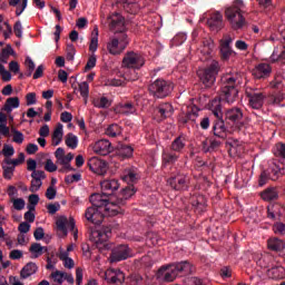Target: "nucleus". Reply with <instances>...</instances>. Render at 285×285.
Here are the masks:
<instances>
[{
    "instance_id": "69168bd1",
    "label": "nucleus",
    "mask_w": 285,
    "mask_h": 285,
    "mask_svg": "<svg viewBox=\"0 0 285 285\" xmlns=\"http://www.w3.org/2000/svg\"><path fill=\"white\" fill-rule=\"evenodd\" d=\"M2 155L6 157H12V155H14V147H12V145H4L2 148Z\"/></svg>"
},
{
    "instance_id": "f03ea898",
    "label": "nucleus",
    "mask_w": 285,
    "mask_h": 285,
    "mask_svg": "<svg viewBox=\"0 0 285 285\" xmlns=\"http://www.w3.org/2000/svg\"><path fill=\"white\" fill-rule=\"evenodd\" d=\"M109 29L114 32V36L109 38L107 42V50L109 55H121L126 48H128V43H130V39H128V33H126V22L124 17L119 13H112L110 17Z\"/></svg>"
},
{
    "instance_id": "dca6fc26",
    "label": "nucleus",
    "mask_w": 285,
    "mask_h": 285,
    "mask_svg": "<svg viewBox=\"0 0 285 285\" xmlns=\"http://www.w3.org/2000/svg\"><path fill=\"white\" fill-rule=\"evenodd\" d=\"M273 72V67L269 63L261 62L253 70L252 75L255 79H268Z\"/></svg>"
},
{
    "instance_id": "4be33fe9",
    "label": "nucleus",
    "mask_w": 285,
    "mask_h": 285,
    "mask_svg": "<svg viewBox=\"0 0 285 285\" xmlns=\"http://www.w3.org/2000/svg\"><path fill=\"white\" fill-rule=\"evenodd\" d=\"M105 279L109 282V284H121L126 276L119 269H107L105 272Z\"/></svg>"
},
{
    "instance_id": "72a5a7b5",
    "label": "nucleus",
    "mask_w": 285,
    "mask_h": 285,
    "mask_svg": "<svg viewBox=\"0 0 285 285\" xmlns=\"http://www.w3.org/2000/svg\"><path fill=\"white\" fill-rule=\"evenodd\" d=\"M214 48L215 43L213 42V39L208 38L203 40V45L200 46V52L205 57H210V55H213Z\"/></svg>"
},
{
    "instance_id": "c9c22d12",
    "label": "nucleus",
    "mask_w": 285,
    "mask_h": 285,
    "mask_svg": "<svg viewBox=\"0 0 285 285\" xmlns=\"http://www.w3.org/2000/svg\"><path fill=\"white\" fill-rule=\"evenodd\" d=\"M179 159V155H177L175 151H168L164 150L163 151V164L165 166L173 165Z\"/></svg>"
},
{
    "instance_id": "f3484780",
    "label": "nucleus",
    "mask_w": 285,
    "mask_h": 285,
    "mask_svg": "<svg viewBox=\"0 0 285 285\" xmlns=\"http://www.w3.org/2000/svg\"><path fill=\"white\" fill-rule=\"evenodd\" d=\"M158 277H160V279L163 282H174L177 279V277H179V274H177V269L175 268V265H168V266H164L158 271Z\"/></svg>"
},
{
    "instance_id": "4d7b16f0",
    "label": "nucleus",
    "mask_w": 285,
    "mask_h": 285,
    "mask_svg": "<svg viewBox=\"0 0 285 285\" xmlns=\"http://www.w3.org/2000/svg\"><path fill=\"white\" fill-rule=\"evenodd\" d=\"M13 32L18 39H21L23 37V26L21 24V21H17L13 26Z\"/></svg>"
},
{
    "instance_id": "ddd939ff",
    "label": "nucleus",
    "mask_w": 285,
    "mask_h": 285,
    "mask_svg": "<svg viewBox=\"0 0 285 285\" xmlns=\"http://www.w3.org/2000/svg\"><path fill=\"white\" fill-rule=\"evenodd\" d=\"M87 166L91 173L96 175H106L108 173V163L98 157H92L88 160Z\"/></svg>"
},
{
    "instance_id": "a18cd8bd",
    "label": "nucleus",
    "mask_w": 285,
    "mask_h": 285,
    "mask_svg": "<svg viewBox=\"0 0 285 285\" xmlns=\"http://www.w3.org/2000/svg\"><path fill=\"white\" fill-rule=\"evenodd\" d=\"M66 146H68V148H72V150H75V148H77V136H75L73 134H68L65 140Z\"/></svg>"
},
{
    "instance_id": "3c124183",
    "label": "nucleus",
    "mask_w": 285,
    "mask_h": 285,
    "mask_svg": "<svg viewBox=\"0 0 285 285\" xmlns=\"http://www.w3.org/2000/svg\"><path fill=\"white\" fill-rule=\"evenodd\" d=\"M230 155L235 156H239L242 155V151L244 150V147H242V145H238L237 141H234L230 144Z\"/></svg>"
},
{
    "instance_id": "774afa93",
    "label": "nucleus",
    "mask_w": 285,
    "mask_h": 285,
    "mask_svg": "<svg viewBox=\"0 0 285 285\" xmlns=\"http://www.w3.org/2000/svg\"><path fill=\"white\" fill-rule=\"evenodd\" d=\"M276 155L285 159V144L278 142L276 145Z\"/></svg>"
},
{
    "instance_id": "f257e3e1",
    "label": "nucleus",
    "mask_w": 285,
    "mask_h": 285,
    "mask_svg": "<svg viewBox=\"0 0 285 285\" xmlns=\"http://www.w3.org/2000/svg\"><path fill=\"white\" fill-rule=\"evenodd\" d=\"M222 87L218 98H215L209 104V110L216 117V119H224V112L222 111V101L226 104H235L239 90L237 86L242 83V76L239 73H226L222 77Z\"/></svg>"
},
{
    "instance_id": "bb28decb",
    "label": "nucleus",
    "mask_w": 285,
    "mask_h": 285,
    "mask_svg": "<svg viewBox=\"0 0 285 285\" xmlns=\"http://www.w3.org/2000/svg\"><path fill=\"white\" fill-rule=\"evenodd\" d=\"M156 112L163 119H168V117H171L174 112L173 105L165 102L156 109Z\"/></svg>"
},
{
    "instance_id": "e433bc0d",
    "label": "nucleus",
    "mask_w": 285,
    "mask_h": 285,
    "mask_svg": "<svg viewBox=\"0 0 285 285\" xmlns=\"http://www.w3.org/2000/svg\"><path fill=\"white\" fill-rule=\"evenodd\" d=\"M97 48H99V28L95 27L91 32L89 50L90 52H97Z\"/></svg>"
},
{
    "instance_id": "20e7f679",
    "label": "nucleus",
    "mask_w": 285,
    "mask_h": 285,
    "mask_svg": "<svg viewBox=\"0 0 285 285\" xmlns=\"http://www.w3.org/2000/svg\"><path fill=\"white\" fill-rule=\"evenodd\" d=\"M135 195V189L132 187L124 188L116 198H110V203L107 205V210L110 215H124V207L126 206V200L130 199Z\"/></svg>"
},
{
    "instance_id": "c03bdc74",
    "label": "nucleus",
    "mask_w": 285,
    "mask_h": 285,
    "mask_svg": "<svg viewBox=\"0 0 285 285\" xmlns=\"http://www.w3.org/2000/svg\"><path fill=\"white\" fill-rule=\"evenodd\" d=\"M56 226L58 230H61V233H63V235H68V229L66 228L68 226V218L63 216L58 218L56 222Z\"/></svg>"
},
{
    "instance_id": "a878e982",
    "label": "nucleus",
    "mask_w": 285,
    "mask_h": 285,
    "mask_svg": "<svg viewBox=\"0 0 285 285\" xmlns=\"http://www.w3.org/2000/svg\"><path fill=\"white\" fill-rule=\"evenodd\" d=\"M19 97H11L6 100L4 106L1 108V110L2 112H8V115H10V112H12L14 108H19Z\"/></svg>"
},
{
    "instance_id": "5701e85b",
    "label": "nucleus",
    "mask_w": 285,
    "mask_h": 285,
    "mask_svg": "<svg viewBox=\"0 0 285 285\" xmlns=\"http://www.w3.org/2000/svg\"><path fill=\"white\" fill-rule=\"evenodd\" d=\"M213 130L215 137H218L219 139H226V137H228L224 118H216Z\"/></svg>"
},
{
    "instance_id": "8fccbe9b",
    "label": "nucleus",
    "mask_w": 285,
    "mask_h": 285,
    "mask_svg": "<svg viewBox=\"0 0 285 285\" xmlns=\"http://www.w3.org/2000/svg\"><path fill=\"white\" fill-rule=\"evenodd\" d=\"M4 179H12L14 177V167L13 166H2Z\"/></svg>"
},
{
    "instance_id": "bf43d9fd",
    "label": "nucleus",
    "mask_w": 285,
    "mask_h": 285,
    "mask_svg": "<svg viewBox=\"0 0 285 285\" xmlns=\"http://www.w3.org/2000/svg\"><path fill=\"white\" fill-rule=\"evenodd\" d=\"M31 178L33 180L41 181L42 179H46V171L43 170H35L31 173Z\"/></svg>"
},
{
    "instance_id": "864d4df0",
    "label": "nucleus",
    "mask_w": 285,
    "mask_h": 285,
    "mask_svg": "<svg viewBox=\"0 0 285 285\" xmlns=\"http://www.w3.org/2000/svg\"><path fill=\"white\" fill-rule=\"evenodd\" d=\"M95 66H97V56L95 53H92L89 57L87 65L85 66L86 72H88V70H92V68H95Z\"/></svg>"
},
{
    "instance_id": "423d86ee",
    "label": "nucleus",
    "mask_w": 285,
    "mask_h": 285,
    "mask_svg": "<svg viewBox=\"0 0 285 285\" xmlns=\"http://www.w3.org/2000/svg\"><path fill=\"white\" fill-rule=\"evenodd\" d=\"M173 83L164 79H157L151 82L148 90L156 99H166L170 92H173Z\"/></svg>"
},
{
    "instance_id": "c756f323",
    "label": "nucleus",
    "mask_w": 285,
    "mask_h": 285,
    "mask_svg": "<svg viewBox=\"0 0 285 285\" xmlns=\"http://www.w3.org/2000/svg\"><path fill=\"white\" fill-rule=\"evenodd\" d=\"M267 276L271 279H284L285 277V268L282 266H275L267 269Z\"/></svg>"
},
{
    "instance_id": "9b49d317",
    "label": "nucleus",
    "mask_w": 285,
    "mask_h": 285,
    "mask_svg": "<svg viewBox=\"0 0 285 285\" xmlns=\"http://www.w3.org/2000/svg\"><path fill=\"white\" fill-rule=\"evenodd\" d=\"M90 203L94 207L100 208V210H104L105 215L107 217H115L116 215H111L110 210H107L108 204H110V198L108 196H104V193L101 194H92L89 198Z\"/></svg>"
},
{
    "instance_id": "a211bd4d",
    "label": "nucleus",
    "mask_w": 285,
    "mask_h": 285,
    "mask_svg": "<svg viewBox=\"0 0 285 285\" xmlns=\"http://www.w3.org/2000/svg\"><path fill=\"white\" fill-rule=\"evenodd\" d=\"M207 26L213 32H219V30L224 29V16L222 12L212 13L207 20Z\"/></svg>"
},
{
    "instance_id": "58836bf2",
    "label": "nucleus",
    "mask_w": 285,
    "mask_h": 285,
    "mask_svg": "<svg viewBox=\"0 0 285 285\" xmlns=\"http://www.w3.org/2000/svg\"><path fill=\"white\" fill-rule=\"evenodd\" d=\"M63 139V125L58 124L52 134L53 146H59Z\"/></svg>"
},
{
    "instance_id": "9d476101",
    "label": "nucleus",
    "mask_w": 285,
    "mask_h": 285,
    "mask_svg": "<svg viewBox=\"0 0 285 285\" xmlns=\"http://www.w3.org/2000/svg\"><path fill=\"white\" fill-rule=\"evenodd\" d=\"M173 190H188L190 188V177L186 174H177L167 180Z\"/></svg>"
},
{
    "instance_id": "b1692460",
    "label": "nucleus",
    "mask_w": 285,
    "mask_h": 285,
    "mask_svg": "<svg viewBox=\"0 0 285 285\" xmlns=\"http://www.w3.org/2000/svg\"><path fill=\"white\" fill-rule=\"evenodd\" d=\"M174 267L176 268L178 277H184V275H190L193 273V264H190L188 261L175 263Z\"/></svg>"
},
{
    "instance_id": "09e8293b",
    "label": "nucleus",
    "mask_w": 285,
    "mask_h": 285,
    "mask_svg": "<svg viewBox=\"0 0 285 285\" xmlns=\"http://www.w3.org/2000/svg\"><path fill=\"white\" fill-rule=\"evenodd\" d=\"M24 66L27 68V77H32V72H35V61H32L30 57H27Z\"/></svg>"
},
{
    "instance_id": "6e6d98bb",
    "label": "nucleus",
    "mask_w": 285,
    "mask_h": 285,
    "mask_svg": "<svg viewBox=\"0 0 285 285\" xmlns=\"http://www.w3.org/2000/svg\"><path fill=\"white\" fill-rule=\"evenodd\" d=\"M72 159H75V155H72V153H69L66 156L58 158L57 164H60V166H63L65 164H70Z\"/></svg>"
},
{
    "instance_id": "39448f33",
    "label": "nucleus",
    "mask_w": 285,
    "mask_h": 285,
    "mask_svg": "<svg viewBox=\"0 0 285 285\" xmlns=\"http://www.w3.org/2000/svg\"><path fill=\"white\" fill-rule=\"evenodd\" d=\"M199 80L205 85V88H212L219 75V61L212 60L208 67L199 69L197 72Z\"/></svg>"
},
{
    "instance_id": "473e14b6",
    "label": "nucleus",
    "mask_w": 285,
    "mask_h": 285,
    "mask_svg": "<svg viewBox=\"0 0 285 285\" xmlns=\"http://www.w3.org/2000/svg\"><path fill=\"white\" fill-rule=\"evenodd\" d=\"M37 264L28 263L20 272L21 279H28V277L35 275L37 273Z\"/></svg>"
},
{
    "instance_id": "79ce46f5",
    "label": "nucleus",
    "mask_w": 285,
    "mask_h": 285,
    "mask_svg": "<svg viewBox=\"0 0 285 285\" xmlns=\"http://www.w3.org/2000/svg\"><path fill=\"white\" fill-rule=\"evenodd\" d=\"M95 108H110L111 102L108 98L101 97L92 100Z\"/></svg>"
},
{
    "instance_id": "cd10ccee",
    "label": "nucleus",
    "mask_w": 285,
    "mask_h": 285,
    "mask_svg": "<svg viewBox=\"0 0 285 285\" xmlns=\"http://www.w3.org/2000/svg\"><path fill=\"white\" fill-rule=\"evenodd\" d=\"M117 112L120 115H135L137 112V108L132 102H122L117 106Z\"/></svg>"
},
{
    "instance_id": "7c9ffc66",
    "label": "nucleus",
    "mask_w": 285,
    "mask_h": 285,
    "mask_svg": "<svg viewBox=\"0 0 285 285\" xmlns=\"http://www.w3.org/2000/svg\"><path fill=\"white\" fill-rule=\"evenodd\" d=\"M267 248H269V250L279 253L281 250H284L285 242L279 238H269L267 240Z\"/></svg>"
},
{
    "instance_id": "1a4fd4ad",
    "label": "nucleus",
    "mask_w": 285,
    "mask_h": 285,
    "mask_svg": "<svg viewBox=\"0 0 285 285\" xmlns=\"http://www.w3.org/2000/svg\"><path fill=\"white\" fill-rule=\"evenodd\" d=\"M111 230L109 227H104L101 229H94L90 232L89 239L96 244L97 248L106 246V242L110 239Z\"/></svg>"
},
{
    "instance_id": "338daca9",
    "label": "nucleus",
    "mask_w": 285,
    "mask_h": 285,
    "mask_svg": "<svg viewBox=\"0 0 285 285\" xmlns=\"http://www.w3.org/2000/svg\"><path fill=\"white\" fill-rule=\"evenodd\" d=\"M46 197L49 200H52V199H55V197H57V189L55 188V186H49L47 188Z\"/></svg>"
},
{
    "instance_id": "ea45409f",
    "label": "nucleus",
    "mask_w": 285,
    "mask_h": 285,
    "mask_svg": "<svg viewBox=\"0 0 285 285\" xmlns=\"http://www.w3.org/2000/svg\"><path fill=\"white\" fill-rule=\"evenodd\" d=\"M10 55H14V49H12V46L7 45V47L2 49L0 53L1 63H8V59H10Z\"/></svg>"
},
{
    "instance_id": "4c0bfd02",
    "label": "nucleus",
    "mask_w": 285,
    "mask_h": 285,
    "mask_svg": "<svg viewBox=\"0 0 285 285\" xmlns=\"http://www.w3.org/2000/svg\"><path fill=\"white\" fill-rule=\"evenodd\" d=\"M30 253L33 255L35 258L41 257L42 254L48 253V247L41 246L39 243L31 244L29 248Z\"/></svg>"
},
{
    "instance_id": "7ed1b4c3",
    "label": "nucleus",
    "mask_w": 285,
    "mask_h": 285,
    "mask_svg": "<svg viewBox=\"0 0 285 285\" xmlns=\"http://www.w3.org/2000/svg\"><path fill=\"white\" fill-rule=\"evenodd\" d=\"M244 8L246 4L242 0H235L232 6L225 8V19L233 30H242L246 26Z\"/></svg>"
},
{
    "instance_id": "e2e57ef3",
    "label": "nucleus",
    "mask_w": 285,
    "mask_h": 285,
    "mask_svg": "<svg viewBox=\"0 0 285 285\" xmlns=\"http://www.w3.org/2000/svg\"><path fill=\"white\" fill-rule=\"evenodd\" d=\"M77 50L75 49V46L70 45L67 47V61H75V55Z\"/></svg>"
},
{
    "instance_id": "de8ad7c7",
    "label": "nucleus",
    "mask_w": 285,
    "mask_h": 285,
    "mask_svg": "<svg viewBox=\"0 0 285 285\" xmlns=\"http://www.w3.org/2000/svg\"><path fill=\"white\" fill-rule=\"evenodd\" d=\"M132 153H134V149L132 147L128 146V145H125L120 148L119 150V155L120 157H124V158H130L132 157Z\"/></svg>"
},
{
    "instance_id": "603ef678",
    "label": "nucleus",
    "mask_w": 285,
    "mask_h": 285,
    "mask_svg": "<svg viewBox=\"0 0 285 285\" xmlns=\"http://www.w3.org/2000/svg\"><path fill=\"white\" fill-rule=\"evenodd\" d=\"M63 276L65 272L61 271H56L51 273V278L53 279V282H56V284H63Z\"/></svg>"
},
{
    "instance_id": "37998d69",
    "label": "nucleus",
    "mask_w": 285,
    "mask_h": 285,
    "mask_svg": "<svg viewBox=\"0 0 285 285\" xmlns=\"http://www.w3.org/2000/svg\"><path fill=\"white\" fill-rule=\"evenodd\" d=\"M106 135L108 137H119V135H121V127H119L117 124L110 125L106 129Z\"/></svg>"
},
{
    "instance_id": "f704fd0d",
    "label": "nucleus",
    "mask_w": 285,
    "mask_h": 285,
    "mask_svg": "<svg viewBox=\"0 0 285 285\" xmlns=\"http://www.w3.org/2000/svg\"><path fill=\"white\" fill-rule=\"evenodd\" d=\"M139 179V174L132 169H126L124 175H122V180L126 181L127 184H137Z\"/></svg>"
},
{
    "instance_id": "2eb2a0df",
    "label": "nucleus",
    "mask_w": 285,
    "mask_h": 285,
    "mask_svg": "<svg viewBox=\"0 0 285 285\" xmlns=\"http://www.w3.org/2000/svg\"><path fill=\"white\" fill-rule=\"evenodd\" d=\"M247 97L249 106L254 110H259V108L264 106V101L266 100V94L263 91L247 92Z\"/></svg>"
},
{
    "instance_id": "aec40b11",
    "label": "nucleus",
    "mask_w": 285,
    "mask_h": 285,
    "mask_svg": "<svg viewBox=\"0 0 285 285\" xmlns=\"http://www.w3.org/2000/svg\"><path fill=\"white\" fill-rule=\"evenodd\" d=\"M130 257V248L127 245H120L112 249L111 262H124Z\"/></svg>"
},
{
    "instance_id": "c85d7f7f",
    "label": "nucleus",
    "mask_w": 285,
    "mask_h": 285,
    "mask_svg": "<svg viewBox=\"0 0 285 285\" xmlns=\"http://www.w3.org/2000/svg\"><path fill=\"white\" fill-rule=\"evenodd\" d=\"M184 148H186V137L178 136L171 141L170 150H173V153H181Z\"/></svg>"
},
{
    "instance_id": "6e6552de",
    "label": "nucleus",
    "mask_w": 285,
    "mask_h": 285,
    "mask_svg": "<svg viewBox=\"0 0 285 285\" xmlns=\"http://www.w3.org/2000/svg\"><path fill=\"white\" fill-rule=\"evenodd\" d=\"M233 43V38L228 35H225L223 39L219 40V55L222 61H230L232 57H237V52L230 47Z\"/></svg>"
},
{
    "instance_id": "6ab92c4d",
    "label": "nucleus",
    "mask_w": 285,
    "mask_h": 285,
    "mask_svg": "<svg viewBox=\"0 0 285 285\" xmlns=\"http://www.w3.org/2000/svg\"><path fill=\"white\" fill-rule=\"evenodd\" d=\"M92 150L96 155L106 157V155H110V153H112V145L110 144V140L101 139L95 142Z\"/></svg>"
},
{
    "instance_id": "f8f14e48",
    "label": "nucleus",
    "mask_w": 285,
    "mask_h": 285,
    "mask_svg": "<svg viewBox=\"0 0 285 285\" xmlns=\"http://www.w3.org/2000/svg\"><path fill=\"white\" fill-rule=\"evenodd\" d=\"M101 193L105 197L109 199H115V191L119 190V180L117 179H106L100 183Z\"/></svg>"
},
{
    "instance_id": "5fc2aeb1",
    "label": "nucleus",
    "mask_w": 285,
    "mask_h": 285,
    "mask_svg": "<svg viewBox=\"0 0 285 285\" xmlns=\"http://www.w3.org/2000/svg\"><path fill=\"white\" fill-rule=\"evenodd\" d=\"M273 230L275 235H285V224L282 222H277L273 226Z\"/></svg>"
},
{
    "instance_id": "2f4dec72",
    "label": "nucleus",
    "mask_w": 285,
    "mask_h": 285,
    "mask_svg": "<svg viewBox=\"0 0 285 285\" xmlns=\"http://www.w3.org/2000/svg\"><path fill=\"white\" fill-rule=\"evenodd\" d=\"M271 60L273 62L279 61L281 63H285V45L276 47L271 56Z\"/></svg>"
},
{
    "instance_id": "412c9836",
    "label": "nucleus",
    "mask_w": 285,
    "mask_h": 285,
    "mask_svg": "<svg viewBox=\"0 0 285 285\" xmlns=\"http://www.w3.org/2000/svg\"><path fill=\"white\" fill-rule=\"evenodd\" d=\"M225 119L226 121H229V124H237L244 119V111H242L239 107L227 109L225 112Z\"/></svg>"
},
{
    "instance_id": "4468645a",
    "label": "nucleus",
    "mask_w": 285,
    "mask_h": 285,
    "mask_svg": "<svg viewBox=\"0 0 285 285\" xmlns=\"http://www.w3.org/2000/svg\"><path fill=\"white\" fill-rule=\"evenodd\" d=\"M85 217L87 222L99 225L101 224V222H104V217H106V214H104V209L91 206L86 209Z\"/></svg>"
},
{
    "instance_id": "680f3d73",
    "label": "nucleus",
    "mask_w": 285,
    "mask_h": 285,
    "mask_svg": "<svg viewBox=\"0 0 285 285\" xmlns=\"http://www.w3.org/2000/svg\"><path fill=\"white\" fill-rule=\"evenodd\" d=\"M13 132L14 144H23V134L17 129H11Z\"/></svg>"
},
{
    "instance_id": "052dcab7",
    "label": "nucleus",
    "mask_w": 285,
    "mask_h": 285,
    "mask_svg": "<svg viewBox=\"0 0 285 285\" xmlns=\"http://www.w3.org/2000/svg\"><path fill=\"white\" fill-rule=\"evenodd\" d=\"M45 170H47V173H56L57 165L52 161V159H47L46 160Z\"/></svg>"
},
{
    "instance_id": "13d9d810",
    "label": "nucleus",
    "mask_w": 285,
    "mask_h": 285,
    "mask_svg": "<svg viewBox=\"0 0 285 285\" xmlns=\"http://www.w3.org/2000/svg\"><path fill=\"white\" fill-rule=\"evenodd\" d=\"M41 186H43V181L42 180H35V179H32L31 180V185L29 187V190H30V193H37L41 188Z\"/></svg>"
},
{
    "instance_id": "a19ab883",
    "label": "nucleus",
    "mask_w": 285,
    "mask_h": 285,
    "mask_svg": "<svg viewBox=\"0 0 285 285\" xmlns=\"http://www.w3.org/2000/svg\"><path fill=\"white\" fill-rule=\"evenodd\" d=\"M78 89H79L81 97H83V99H85V104H88V97L90 95V86L88 85V82H86V81L80 82L78 86Z\"/></svg>"
},
{
    "instance_id": "393cba45",
    "label": "nucleus",
    "mask_w": 285,
    "mask_h": 285,
    "mask_svg": "<svg viewBox=\"0 0 285 285\" xmlns=\"http://www.w3.org/2000/svg\"><path fill=\"white\" fill-rule=\"evenodd\" d=\"M261 197L264 202H275V199L279 197V193L277 191V188L268 187L262 191Z\"/></svg>"
},
{
    "instance_id": "0eeeda50",
    "label": "nucleus",
    "mask_w": 285,
    "mask_h": 285,
    "mask_svg": "<svg viewBox=\"0 0 285 285\" xmlns=\"http://www.w3.org/2000/svg\"><path fill=\"white\" fill-rule=\"evenodd\" d=\"M145 63L146 59H144V56L135 51H128L122 58V68L139 70L144 68Z\"/></svg>"
},
{
    "instance_id": "49530a36",
    "label": "nucleus",
    "mask_w": 285,
    "mask_h": 285,
    "mask_svg": "<svg viewBox=\"0 0 285 285\" xmlns=\"http://www.w3.org/2000/svg\"><path fill=\"white\" fill-rule=\"evenodd\" d=\"M197 119V112L188 111L179 118L180 124H188V121H195Z\"/></svg>"
},
{
    "instance_id": "0e129e2a",
    "label": "nucleus",
    "mask_w": 285,
    "mask_h": 285,
    "mask_svg": "<svg viewBox=\"0 0 285 285\" xmlns=\"http://www.w3.org/2000/svg\"><path fill=\"white\" fill-rule=\"evenodd\" d=\"M80 180H81V175L79 174L68 175L65 178L66 184H75V181H80Z\"/></svg>"
}]
</instances>
